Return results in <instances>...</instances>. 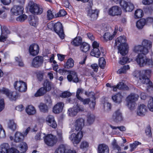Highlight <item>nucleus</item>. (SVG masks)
I'll use <instances>...</instances> for the list:
<instances>
[{"label": "nucleus", "instance_id": "obj_6", "mask_svg": "<svg viewBox=\"0 0 153 153\" xmlns=\"http://www.w3.org/2000/svg\"><path fill=\"white\" fill-rule=\"evenodd\" d=\"M82 137V131H79L76 134L74 133L71 134L69 138L74 144H77L80 142Z\"/></svg>", "mask_w": 153, "mask_h": 153}, {"label": "nucleus", "instance_id": "obj_9", "mask_svg": "<svg viewBox=\"0 0 153 153\" xmlns=\"http://www.w3.org/2000/svg\"><path fill=\"white\" fill-rule=\"evenodd\" d=\"M53 28L55 32L59 35V37L62 39H63L64 34L62 24L60 22L56 23L54 25Z\"/></svg>", "mask_w": 153, "mask_h": 153}, {"label": "nucleus", "instance_id": "obj_1", "mask_svg": "<svg viewBox=\"0 0 153 153\" xmlns=\"http://www.w3.org/2000/svg\"><path fill=\"white\" fill-rule=\"evenodd\" d=\"M126 37L124 36H120L115 40V45H117L119 51L122 56L125 55L128 52V46L126 43Z\"/></svg>", "mask_w": 153, "mask_h": 153}, {"label": "nucleus", "instance_id": "obj_25", "mask_svg": "<svg viewBox=\"0 0 153 153\" xmlns=\"http://www.w3.org/2000/svg\"><path fill=\"white\" fill-rule=\"evenodd\" d=\"M134 51L137 53H142L143 54H146L148 53L147 49L144 48L143 46L140 45L136 46L135 47Z\"/></svg>", "mask_w": 153, "mask_h": 153}, {"label": "nucleus", "instance_id": "obj_4", "mask_svg": "<svg viewBox=\"0 0 153 153\" xmlns=\"http://www.w3.org/2000/svg\"><path fill=\"white\" fill-rule=\"evenodd\" d=\"M29 5L30 7V11L32 14L40 15L43 12V10L42 7L33 1L29 2Z\"/></svg>", "mask_w": 153, "mask_h": 153}, {"label": "nucleus", "instance_id": "obj_58", "mask_svg": "<svg viewBox=\"0 0 153 153\" xmlns=\"http://www.w3.org/2000/svg\"><path fill=\"white\" fill-rule=\"evenodd\" d=\"M145 133L146 135L149 137H151L152 133L151 132V127L149 126L147 127L145 130Z\"/></svg>", "mask_w": 153, "mask_h": 153}, {"label": "nucleus", "instance_id": "obj_2", "mask_svg": "<svg viewBox=\"0 0 153 153\" xmlns=\"http://www.w3.org/2000/svg\"><path fill=\"white\" fill-rule=\"evenodd\" d=\"M139 97L138 94L132 93L129 95L126 98L127 105L129 108L133 110L136 105L135 102L137 101Z\"/></svg>", "mask_w": 153, "mask_h": 153}, {"label": "nucleus", "instance_id": "obj_5", "mask_svg": "<svg viewBox=\"0 0 153 153\" xmlns=\"http://www.w3.org/2000/svg\"><path fill=\"white\" fill-rule=\"evenodd\" d=\"M43 138L45 143L49 146H53L57 141L56 137L52 134H48L44 136Z\"/></svg>", "mask_w": 153, "mask_h": 153}, {"label": "nucleus", "instance_id": "obj_23", "mask_svg": "<svg viewBox=\"0 0 153 153\" xmlns=\"http://www.w3.org/2000/svg\"><path fill=\"white\" fill-rule=\"evenodd\" d=\"M64 106V104L63 102H59L57 103L53 108V112L56 114L59 113L62 111Z\"/></svg>", "mask_w": 153, "mask_h": 153}, {"label": "nucleus", "instance_id": "obj_62", "mask_svg": "<svg viewBox=\"0 0 153 153\" xmlns=\"http://www.w3.org/2000/svg\"><path fill=\"white\" fill-rule=\"evenodd\" d=\"M140 143L138 141H135L133 144L130 145V147L131 148V151L132 152L134 151L137 146L139 145Z\"/></svg>", "mask_w": 153, "mask_h": 153}, {"label": "nucleus", "instance_id": "obj_20", "mask_svg": "<svg viewBox=\"0 0 153 153\" xmlns=\"http://www.w3.org/2000/svg\"><path fill=\"white\" fill-rule=\"evenodd\" d=\"M54 153H76L75 150L70 149L65 150V146L63 145H60L56 149Z\"/></svg>", "mask_w": 153, "mask_h": 153}, {"label": "nucleus", "instance_id": "obj_41", "mask_svg": "<svg viewBox=\"0 0 153 153\" xmlns=\"http://www.w3.org/2000/svg\"><path fill=\"white\" fill-rule=\"evenodd\" d=\"M47 92L50 91L51 89V83L47 80L45 81L43 87Z\"/></svg>", "mask_w": 153, "mask_h": 153}, {"label": "nucleus", "instance_id": "obj_63", "mask_svg": "<svg viewBox=\"0 0 153 153\" xmlns=\"http://www.w3.org/2000/svg\"><path fill=\"white\" fill-rule=\"evenodd\" d=\"M15 60L16 62L18 63V65L20 66H23L24 65V64L22 62V60L20 57H16L15 58Z\"/></svg>", "mask_w": 153, "mask_h": 153}, {"label": "nucleus", "instance_id": "obj_18", "mask_svg": "<svg viewBox=\"0 0 153 153\" xmlns=\"http://www.w3.org/2000/svg\"><path fill=\"white\" fill-rule=\"evenodd\" d=\"M39 51V47L36 44H34L31 45L29 47V52L30 55L35 56L37 55Z\"/></svg>", "mask_w": 153, "mask_h": 153}, {"label": "nucleus", "instance_id": "obj_12", "mask_svg": "<svg viewBox=\"0 0 153 153\" xmlns=\"http://www.w3.org/2000/svg\"><path fill=\"white\" fill-rule=\"evenodd\" d=\"M1 34L0 36V41L4 42L6 40L7 38V35L10 33V31L5 26H1Z\"/></svg>", "mask_w": 153, "mask_h": 153}, {"label": "nucleus", "instance_id": "obj_34", "mask_svg": "<svg viewBox=\"0 0 153 153\" xmlns=\"http://www.w3.org/2000/svg\"><path fill=\"white\" fill-rule=\"evenodd\" d=\"M122 98L123 96L120 94H118L112 97V99L113 101L117 103H120L122 102Z\"/></svg>", "mask_w": 153, "mask_h": 153}, {"label": "nucleus", "instance_id": "obj_31", "mask_svg": "<svg viewBox=\"0 0 153 153\" xmlns=\"http://www.w3.org/2000/svg\"><path fill=\"white\" fill-rule=\"evenodd\" d=\"M25 110L26 112L29 115H33L36 113V110L35 108L31 105H28L26 107Z\"/></svg>", "mask_w": 153, "mask_h": 153}, {"label": "nucleus", "instance_id": "obj_21", "mask_svg": "<svg viewBox=\"0 0 153 153\" xmlns=\"http://www.w3.org/2000/svg\"><path fill=\"white\" fill-rule=\"evenodd\" d=\"M98 14V12L97 10L90 9L88 11V16L89 17L91 20L94 21L97 18Z\"/></svg>", "mask_w": 153, "mask_h": 153}, {"label": "nucleus", "instance_id": "obj_56", "mask_svg": "<svg viewBox=\"0 0 153 153\" xmlns=\"http://www.w3.org/2000/svg\"><path fill=\"white\" fill-rule=\"evenodd\" d=\"M119 3H120V5L122 7L123 10L125 11L128 3L123 0H120Z\"/></svg>", "mask_w": 153, "mask_h": 153}, {"label": "nucleus", "instance_id": "obj_26", "mask_svg": "<svg viewBox=\"0 0 153 153\" xmlns=\"http://www.w3.org/2000/svg\"><path fill=\"white\" fill-rule=\"evenodd\" d=\"M24 135L21 132L17 131L15 134L14 141L16 143L20 142L24 140Z\"/></svg>", "mask_w": 153, "mask_h": 153}, {"label": "nucleus", "instance_id": "obj_38", "mask_svg": "<svg viewBox=\"0 0 153 153\" xmlns=\"http://www.w3.org/2000/svg\"><path fill=\"white\" fill-rule=\"evenodd\" d=\"M39 108L41 112L45 113H47L48 111V108L47 105L43 103H40Z\"/></svg>", "mask_w": 153, "mask_h": 153}, {"label": "nucleus", "instance_id": "obj_3", "mask_svg": "<svg viewBox=\"0 0 153 153\" xmlns=\"http://www.w3.org/2000/svg\"><path fill=\"white\" fill-rule=\"evenodd\" d=\"M144 55L139 54L137 56L136 61L140 67H143L146 65L149 66L152 65V60L148 59Z\"/></svg>", "mask_w": 153, "mask_h": 153}, {"label": "nucleus", "instance_id": "obj_35", "mask_svg": "<svg viewBox=\"0 0 153 153\" xmlns=\"http://www.w3.org/2000/svg\"><path fill=\"white\" fill-rule=\"evenodd\" d=\"M90 46L87 43L83 42L80 45V48L81 50L83 52H86L90 49Z\"/></svg>", "mask_w": 153, "mask_h": 153}, {"label": "nucleus", "instance_id": "obj_22", "mask_svg": "<svg viewBox=\"0 0 153 153\" xmlns=\"http://www.w3.org/2000/svg\"><path fill=\"white\" fill-rule=\"evenodd\" d=\"M46 121L48 124L53 128H55L57 126V124L55 121L54 117L51 115H49L46 118Z\"/></svg>", "mask_w": 153, "mask_h": 153}, {"label": "nucleus", "instance_id": "obj_59", "mask_svg": "<svg viewBox=\"0 0 153 153\" xmlns=\"http://www.w3.org/2000/svg\"><path fill=\"white\" fill-rule=\"evenodd\" d=\"M112 145L114 149H117L118 151H120V147L117 145L116 141L114 140L112 143Z\"/></svg>", "mask_w": 153, "mask_h": 153}, {"label": "nucleus", "instance_id": "obj_52", "mask_svg": "<svg viewBox=\"0 0 153 153\" xmlns=\"http://www.w3.org/2000/svg\"><path fill=\"white\" fill-rule=\"evenodd\" d=\"M25 0H13V2L14 5H21L24 4Z\"/></svg>", "mask_w": 153, "mask_h": 153}, {"label": "nucleus", "instance_id": "obj_16", "mask_svg": "<svg viewBox=\"0 0 153 153\" xmlns=\"http://www.w3.org/2000/svg\"><path fill=\"white\" fill-rule=\"evenodd\" d=\"M67 78L69 81H72L75 83L78 82L79 80L77 73L75 71H70L69 74L67 76Z\"/></svg>", "mask_w": 153, "mask_h": 153}, {"label": "nucleus", "instance_id": "obj_27", "mask_svg": "<svg viewBox=\"0 0 153 153\" xmlns=\"http://www.w3.org/2000/svg\"><path fill=\"white\" fill-rule=\"evenodd\" d=\"M19 153H23L26 152L27 149V144L25 142L21 143L17 147Z\"/></svg>", "mask_w": 153, "mask_h": 153}, {"label": "nucleus", "instance_id": "obj_11", "mask_svg": "<svg viewBox=\"0 0 153 153\" xmlns=\"http://www.w3.org/2000/svg\"><path fill=\"white\" fill-rule=\"evenodd\" d=\"M121 8L118 6H113L109 9L108 11V14L111 16H118L121 14Z\"/></svg>", "mask_w": 153, "mask_h": 153}, {"label": "nucleus", "instance_id": "obj_28", "mask_svg": "<svg viewBox=\"0 0 153 153\" xmlns=\"http://www.w3.org/2000/svg\"><path fill=\"white\" fill-rule=\"evenodd\" d=\"M10 146L7 143H5L0 146V153H7Z\"/></svg>", "mask_w": 153, "mask_h": 153}, {"label": "nucleus", "instance_id": "obj_45", "mask_svg": "<svg viewBox=\"0 0 153 153\" xmlns=\"http://www.w3.org/2000/svg\"><path fill=\"white\" fill-rule=\"evenodd\" d=\"M106 62L105 59L102 57L100 58L99 61V67L102 69H103L105 65Z\"/></svg>", "mask_w": 153, "mask_h": 153}, {"label": "nucleus", "instance_id": "obj_39", "mask_svg": "<svg viewBox=\"0 0 153 153\" xmlns=\"http://www.w3.org/2000/svg\"><path fill=\"white\" fill-rule=\"evenodd\" d=\"M95 119V116L92 114H88L87 116V121L90 125L94 122Z\"/></svg>", "mask_w": 153, "mask_h": 153}, {"label": "nucleus", "instance_id": "obj_17", "mask_svg": "<svg viewBox=\"0 0 153 153\" xmlns=\"http://www.w3.org/2000/svg\"><path fill=\"white\" fill-rule=\"evenodd\" d=\"M140 82L142 84H146L147 87V89L152 87V82L146 76L142 75L140 76L139 79Z\"/></svg>", "mask_w": 153, "mask_h": 153}, {"label": "nucleus", "instance_id": "obj_43", "mask_svg": "<svg viewBox=\"0 0 153 153\" xmlns=\"http://www.w3.org/2000/svg\"><path fill=\"white\" fill-rule=\"evenodd\" d=\"M82 42V39L80 37H76L74 40L71 42L72 44L75 46H78L80 45Z\"/></svg>", "mask_w": 153, "mask_h": 153}, {"label": "nucleus", "instance_id": "obj_13", "mask_svg": "<svg viewBox=\"0 0 153 153\" xmlns=\"http://www.w3.org/2000/svg\"><path fill=\"white\" fill-rule=\"evenodd\" d=\"M23 10V7L21 5H14L10 11L13 15L17 16L22 14Z\"/></svg>", "mask_w": 153, "mask_h": 153}, {"label": "nucleus", "instance_id": "obj_29", "mask_svg": "<svg viewBox=\"0 0 153 153\" xmlns=\"http://www.w3.org/2000/svg\"><path fill=\"white\" fill-rule=\"evenodd\" d=\"M112 88L113 90L115 91H117V88L120 90H127L128 88V87L123 82H119L116 86H113Z\"/></svg>", "mask_w": 153, "mask_h": 153}, {"label": "nucleus", "instance_id": "obj_57", "mask_svg": "<svg viewBox=\"0 0 153 153\" xmlns=\"http://www.w3.org/2000/svg\"><path fill=\"white\" fill-rule=\"evenodd\" d=\"M45 103L48 105H51L52 103V101L51 97L48 95L46 96L45 97Z\"/></svg>", "mask_w": 153, "mask_h": 153}, {"label": "nucleus", "instance_id": "obj_48", "mask_svg": "<svg viewBox=\"0 0 153 153\" xmlns=\"http://www.w3.org/2000/svg\"><path fill=\"white\" fill-rule=\"evenodd\" d=\"M143 15V12L141 9H137L135 12V18H139L142 17Z\"/></svg>", "mask_w": 153, "mask_h": 153}, {"label": "nucleus", "instance_id": "obj_46", "mask_svg": "<svg viewBox=\"0 0 153 153\" xmlns=\"http://www.w3.org/2000/svg\"><path fill=\"white\" fill-rule=\"evenodd\" d=\"M129 69V67L128 65L124 66L123 68L120 69L117 71V73L120 74L122 73H124L126 72L127 70Z\"/></svg>", "mask_w": 153, "mask_h": 153}, {"label": "nucleus", "instance_id": "obj_64", "mask_svg": "<svg viewBox=\"0 0 153 153\" xmlns=\"http://www.w3.org/2000/svg\"><path fill=\"white\" fill-rule=\"evenodd\" d=\"M0 91L1 93L5 94L7 97L8 96L10 93L8 89L4 88H3L0 90Z\"/></svg>", "mask_w": 153, "mask_h": 153}, {"label": "nucleus", "instance_id": "obj_24", "mask_svg": "<svg viewBox=\"0 0 153 153\" xmlns=\"http://www.w3.org/2000/svg\"><path fill=\"white\" fill-rule=\"evenodd\" d=\"M99 153H109L108 146L104 144H100L98 147Z\"/></svg>", "mask_w": 153, "mask_h": 153}, {"label": "nucleus", "instance_id": "obj_53", "mask_svg": "<svg viewBox=\"0 0 153 153\" xmlns=\"http://www.w3.org/2000/svg\"><path fill=\"white\" fill-rule=\"evenodd\" d=\"M84 92V90L82 88H79L76 92V97L79 100H82V98L79 96L80 93H82Z\"/></svg>", "mask_w": 153, "mask_h": 153}, {"label": "nucleus", "instance_id": "obj_50", "mask_svg": "<svg viewBox=\"0 0 153 153\" xmlns=\"http://www.w3.org/2000/svg\"><path fill=\"white\" fill-rule=\"evenodd\" d=\"M126 8L125 9L124 11H125L126 12H131L133 10L134 8V7L133 4H132L130 2H129L127 4V6H126Z\"/></svg>", "mask_w": 153, "mask_h": 153}, {"label": "nucleus", "instance_id": "obj_55", "mask_svg": "<svg viewBox=\"0 0 153 153\" xmlns=\"http://www.w3.org/2000/svg\"><path fill=\"white\" fill-rule=\"evenodd\" d=\"M47 18L48 20H50L54 18V15L52 11L50 10H48L47 12Z\"/></svg>", "mask_w": 153, "mask_h": 153}, {"label": "nucleus", "instance_id": "obj_8", "mask_svg": "<svg viewBox=\"0 0 153 153\" xmlns=\"http://www.w3.org/2000/svg\"><path fill=\"white\" fill-rule=\"evenodd\" d=\"M112 118L116 123H119L123 120V114L120 109L116 110L113 113Z\"/></svg>", "mask_w": 153, "mask_h": 153}, {"label": "nucleus", "instance_id": "obj_36", "mask_svg": "<svg viewBox=\"0 0 153 153\" xmlns=\"http://www.w3.org/2000/svg\"><path fill=\"white\" fill-rule=\"evenodd\" d=\"M10 100L15 101L19 97L18 94L15 92H10L8 96Z\"/></svg>", "mask_w": 153, "mask_h": 153}, {"label": "nucleus", "instance_id": "obj_10", "mask_svg": "<svg viewBox=\"0 0 153 153\" xmlns=\"http://www.w3.org/2000/svg\"><path fill=\"white\" fill-rule=\"evenodd\" d=\"M43 61L44 59L42 56H36L33 59L31 66L35 68H38L42 65Z\"/></svg>", "mask_w": 153, "mask_h": 153}, {"label": "nucleus", "instance_id": "obj_51", "mask_svg": "<svg viewBox=\"0 0 153 153\" xmlns=\"http://www.w3.org/2000/svg\"><path fill=\"white\" fill-rule=\"evenodd\" d=\"M88 146L89 144L88 142L83 141L81 143L80 147L81 149L85 150L88 147Z\"/></svg>", "mask_w": 153, "mask_h": 153}, {"label": "nucleus", "instance_id": "obj_61", "mask_svg": "<svg viewBox=\"0 0 153 153\" xmlns=\"http://www.w3.org/2000/svg\"><path fill=\"white\" fill-rule=\"evenodd\" d=\"M152 72L151 70H143L142 71V74L145 76L147 77V76H150Z\"/></svg>", "mask_w": 153, "mask_h": 153}, {"label": "nucleus", "instance_id": "obj_14", "mask_svg": "<svg viewBox=\"0 0 153 153\" xmlns=\"http://www.w3.org/2000/svg\"><path fill=\"white\" fill-rule=\"evenodd\" d=\"M83 111L82 107L77 105L73 108H69L68 110V113L69 116L74 117L76 116L79 111Z\"/></svg>", "mask_w": 153, "mask_h": 153}, {"label": "nucleus", "instance_id": "obj_42", "mask_svg": "<svg viewBox=\"0 0 153 153\" xmlns=\"http://www.w3.org/2000/svg\"><path fill=\"white\" fill-rule=\"evenodd\" d=\"M74 60L71 58L68 59L65 65V68H72L74 66Z\"/></svg>", "mask_w": 153, "mask_h": 153}, {"label": "nucleus", "instance_id": "obj_44", "mask_svg": "<svg viewBox=\"0 0 153 153\" xmlns=\"http://www.w3.org/2000/svg\"><path fill=\"white\" fill-rule=\"evenodd\" d=\"M8 127L10 129L14 131L16 129L17 125L13 120H10L8 123Z\"/></svg>", "mask_w": 153, "mask_h": 153}, {"label": "nucleus", "instance_id": "obj_32", "mask_svg": "<svg viewBox=\"0 0 153 153\" xmlns=\"http://www.w3.org/2000/svg\"><path fill=\"white\" fill-rule=\"evenodd\" d=\"M146 24V19H142L137 21L136 26L138 29H142Z\"/></svg>", "mask_w": 153, "mask_h": 153}, {"label": "nucleus", "instance_id": "obj_49", "mask_svg": "<svg viewBox=\"0 0 153 153\" xmlns=\"http://www.w3.org/2000/svg\"><path fill=\"white\" fill-rule=\"evenodd\" d=\"M148 106L150 110L152 111H153V98L152 97H149L148 102Z\"/></svg>", "mask_w": 153, "mask_h": 153}, {"label": "nucleus", "instance_id": "obj_15", "mask_svg": "<svg viewBox=\"0 0 153 153\" xmlns=\"http://www.w3.org/2000/svg\"><path fill=\"white\" fill-rule=\"evenodd\" d=\"M85 120L82 118L77 119L74 123L75 129L76 131H81L85 125Z\"/></svg>", "mask_w": 153, "mask_h": 153}, {"label": "nucleus", "instance_id": "obj_37", "mask_svg": "<svg viewBox=\"0 0 153 153\" xmlns=\"http://www.w3.org/2000/svg\"><path fill=\"white\" fill-rule=\"evenodd\" d=\"M47 92V91L42 87L37 91L36 93L34 95L36 97L41 96L44 95Z\"/></svg>", "mask_w": 153, "mask_h": 153}, {"label": "nucleus", "instance_id": "obj_47", "mask_svg": "<svg viewBox=\"0 0 153 153\" xmlns=\"http://www.w3.org/2000/svg\"><path fill=\"white\" fill-rule=\"evenodd\" d=\"M113 38V36L111 35L110 33L108 32L105 33L103 36V39L104 40L107 42L109 40H111Z\"/></svg>", "mask_w": 153, "mask_h": 153}, {"label": "nucleus", "instance_id": "obj_60", "mask_svg": "<svg viewBox=\"0 0 153 153\" xmlns=\"http://www.w3.org/2000/svg\"><path fill=\"white\" fill-rule=\"evenodd\" d=\"M5 136V130L3 129L2 126L0 124V138H4Z\"/></svg>", "mask_w": 153, "mask_h": 153}, {"label": "nucleus", "instance_id": "obj_30", "mask_svg": "<svg viewBox=\"0 0 153 153\" xmlns=\"http://www.w3.org/2000/svg\"><path fill=\"white\" fill-rule=\"evenodd\" d=\"M152 42L147 40H144L142 42V45L144 48L147 49L148 53L149 50L152 48Z\"/></svg>", "mask_w": 153, "mask_h": 153}, {"label": "nucleus", "instance_id": "obj_19", "mask_svg": "<svg viewBox=\"0 0 153 153\" xmlns=\"http://www.w3.org/2000/svg\"><path fill=\"white\" fill-rule=\"evenodd\" d=\"M146 106L143 104H140L138 107L137 114L138 115L143 116L145 115L147 111Z\"/></svg>", "mask_w": 153, "mask_h": 153}, {"label": "nucleus", "instance_id": "obj_54", "mask_svg": "<svg viewBox=\"0 0 153 153\" xmlns=\"http://www.w3.org/2000/svg\"><path fill=\"white\" fill-rule=\"evenodd\" d=\"M27 16L25 14L21 15L16 18V20L18 21L23 22L27 18Z\"/></svg>", "mask_w": 153, "mask_h": 153}, {"label": "nucleus", "instance_id": "obj_7", "mask_svg": "<svg viewBox=\"0 0 153 153\" xmlns=\"http://www.w3.org/2000/svg\"><path fill=\"white\" fill-rule=\"evenodd\" d=\"M14 86L16 90L20 92H25L27 89V85L22 81H16L15 82Z\"/></svg>", "mask_w": 153, "mask_h": 153}, {"label": "nucleus", "instance_id": "obj_33", "mask_svg": "<svg viewBox=\"0 0 153 153\" xmlns=\"http://www.w3.org/2000/svg\"><path fill=\"white\" fill-rule=\"evenodd\" d=\"M101 54L99 48H94L91 50L90 53L91 56L98 58Z\"/></svg>", "mask_w": 153, "mask_h": 153}, {"label": "nucleus", "instance_id": "obj_40", "mask_svg": "<svg viewBox=\"0 0 153 153\" xmlns=\"http://www.w3.org/2000/svg\"><path fill=\"white\" fill-rule=\"evenodd\" d=\"M29 22L30 24L33 26H36L38 24V18L37 17H31Z\"/></svg>", "mask_w": 153, "mask_h": 153}]
</instances>
